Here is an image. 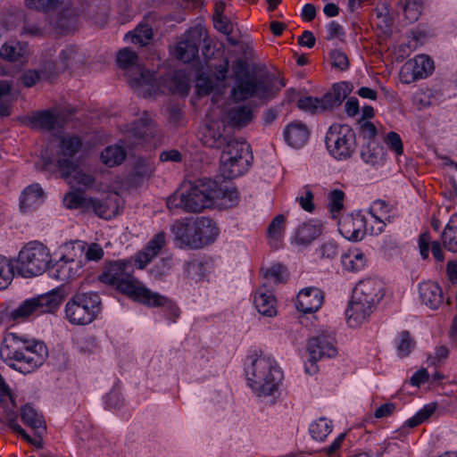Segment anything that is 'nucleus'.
Here are the masks:
<instances>
[{
    "instance_id": "1",
    "label": "nucleus",
    "mask_w": 457,
    "mask_h": 457,
    "mask_svg": "<svg viewBox=\"0 0 457 457\" xmlns=\"http://www.w3.org/2000/svg\"><path fill=\"white\" fill-rule=\"evenodd\" d=\"M0 356L13 370L28 374L44 363L47 348L43 342L8 333L1 344Z\"/></svg>"
},
{
    "instance_id": "2",
    "label": "nucleus",
    "mask_w": 457,
    "mask_h": 457,
    "mask_svg": "<svg viewBox=\"0 0 457 457\" xmlns=\"http://www.w3.org/2000/svg\"><path fill=\"white\" fill-rule=\"evenodd\" d=\"M250 360L245 368L248 386L260 397L275 395L284 378L278 362L263 354Z\"/></svg>"
},
{
    "instance_id": "3",
    "label": "nucleus",
    "mask_w": 457,
    "mask_h": 457,
    "mask_svg": "<svg viewBox=\"0 0 457 457\" xmlns=\"http://www.w3.org/2000/svg\"><path fill=\"white\" fill-rule=\"evenodd\" d=\"M212 187L213 180L207 179L185 184L179 192L168 198L167 207L170 211L180 208L188 212H200L213 205Z\"/></svg>"
},
{
    "instance_id": "4",
    "label": "nucleus",
    "mask_w": 457,
    "mask_h": 457,
    "mask_svg": "<svg viewBox=\"0 0 457 457\" xmlns=\"http://www.w3.org/2000/svg\"><path fill=\"white\" fill-rule=\"evenodd\" d=\"M134 264L129 260L114 261L104 266L100 281L139 302L147 289L133 276Z\"/></svg>"
},
{
    "instance_id": "5",
    "label": "nucleus",
    "mask_w": 457,
    "mask_h": 457,
    "mask_svg": "<svg viewBox=\"0 0 457 457\" xmlns=\"http://www.w3.org/2000/svg\"><path fill=\"white\" fill-rule=\"evenodd\" d=\"M172 230L180 246L191 249H200L213 243L219 233L215 222L206 217L176 224Z\"/></svg>"
},
{
    "instance_id": "6",
    "label": "nucleus",
    "mask_w": 457,
    "mask_h": 457,
    "mask_svg": "<svg viewBox=\"0 0 457 457\" xmlns=\"http://www.w3.org/2000/svg\"><path fill=\"white\" fill-rule=\"evenodd\" d=\"M65 318L72 325L93 322L102 312V301L96 292L77 293L65 304Z\"/></svg>"
},
{
    "instance_id": "7",
    "label": "nucleus",
    "mask_w": 457,
    "mask_h": 457,
    "mask_svg": "<svg viewBox=\"0 0 457 457\" xmlns=\"http://www.w3.org/2000/svg\"><path fill=\"white\" fill-rule=\"evenodd\" d=\"M83 145L82 138L76 134H65L59 138L58 151L55 161L51 158L42 159V169L51 170L57 168L61 176L68 179L76 172L78 162L75 156Z\"/></svg>"
},
{
    "instance_id": "8",
    "label": "nucleus",
    "mask_w": 457,
    "mask_h": 457,
    "mask_svg": "<svg viewBox=\"0 0 457 457\" xmlns=\"http://www.w3.org/2000/svg\"><path fill=\"white\" fill-rule=\"evenodd\" d=\"M51 263L49 248L39 241H31L19 253L17 270L22 277H36L48 271Z\"/></svg>"
},
{
    "instance_id": "9",
    "label": "nucleus",
    "mask_w": 457,
    "mask_h": 457,
    "mask_svg": "<svg viewBox=\"0 0 457 457\" xmlns=\"http://www.w3.org/2000/svg\"><path fill=\"white\" fill-rule=\"evenodd\" d=\"M250 145L244 140L232 138L220 155V170L224 179H232L245 173L250 167Z\"/></svg>"
},
{
    "instance_id": "10",
    "label": "nucleus",
    "mask_w": 457,
    "mask_h": 457,
    "mask_svg": "<svg viewBox=\"0 0 457 457\" xmlns=\"http://www.w3.org/2000/svg\"><path fill=\"white\" fill-rule=\"evenodd\" d=\"M61 301L62 298L55 293L41 295L25 300L18 307L10 310L7 315L13 321H23L33 315L54 312L58 309Z\"/></svg>"
},
{
    "instance_id": "11",
    "label": "nucleus",
    "mask_w": 457,
    "mask_h": 457,
    "mask_svg": "<svg viewBox=\"0 0 457 457\" xmlns=\"http://www.w3.org/2000/svg\"><path fill=\"white\" fill-rule=\"evenodd\" d=\"M325 144L332 156L345 160L355 151V133L348 125L334 124L326 134Z\"/></svg>"
},
{
    "instance_id": "12",
    "label": "nucleus",
    "mask_w": 457,
    "mask_h": 457,
    "mask_svg": "<svg viewBox=\"0 0 457 457\" xmlns=\"http://www.w3.org/2000/svg\"><path fill=\"white\" fill-rule=\"evenodd\" d=\"M349 86L345 82L335 84L331 91L326 93L322 97L303 96L299 98L297 105L301 110L312 113H319L324 111L332 110L341 104L349 94Z\"/></svg>"
},
{
    "instance_id": "13",
    "label": "nucleus",
    "mask_w": 457,
    "mask_h": 457,
    "mask_svg": "<svg viewBox=\"0 0 457 457\" xmlns=\"http://www.w3.org/2000/svg\"><path fill=\"white\" fill-rule=\"evenodd\" d=\"M236 65L240 72H244L243 75L237 73L236 85L231 90L236 100L245 101L256 95H265L270 91V87L265 80L250 74L246 65L245 66L241 61H237Z\"/></svg>"
},
{
    "instance_id": "14",
    "label": "nucleus",
    "mask_w": 457,
    "mask_h": 457,
    "mask_svg": "<svg viewBox=\"0 0 457 457\" xmlns=\"http://www.w3.org/2000/svg\"><path fill=\"white\" fill-rule=\"evenodd\" d=\"M137 59V54L134 51L123 48L119 51L116 61L118 66L127 71L133 87L154 86L156 80L155 74L138 64Z\"/></svg>"
},
{
    "instance_id": "15",
    "label": "nucleus",
    "mask_w": 457,
    "mask_h": 457,
    "mask_svg": "<svg viewBox=\"0 0 457 457\" xmlns=\"http://www.w3.org/2000/svg\"><path fill=\"white\" fill-rule=\"evenodd\" d=\"M434 70L433 60L425 54L417 55L407 61L400 71V79L405 84L427 78Z\"/></svg>"
},
{
    "instance_id": "16",
    "label": "nucleus",
    "mask_w": 457,
    "mask_h": 457,
    "mask_svg": "<svg viewBox=\"0 0 457 457\" xmlns=\"http://www.w3.org/2000/svg\"><path fill=\"white\" fill-rule=\"evenodd\" d=\"M64 202L69 209H81L82 211H93L98 217L103 219L111 218V212L104 201L96 198H87L79 192L68 193Z\"/></svg>"
},
{
    "instance_id": "17",
    "label": "nucleus",
    "mask_w": 457,
    "mask_h": 457,
    "mask_svg": "<svg viewBox=\"0 0 457 457\" xmlns=\"http://www.w3.org/2000/svg\"><path fill=\"white\" fill-rule=\"evenodd\" d=\"M203 35L204 29L201 27H194L188 29L176 47L178 59L184 62H190L196 58Z\"/></svg>"
},
{
    "instance_id": "18",
    "label": "nucleus",
    "mask_w": 457,
    "mask_h": 457,
    "mask_svg": "<svg viewBox=\"0 0 457 457\" xmlns=\"http://www.w3.org/2000/svg\"><path fill=\"white\" fill-rule=\"evenodd\" d=\"M336 339L331 332L322 331L308 342V352L313 360L332 358L337 354Z\"/></svg>"
},
{
    "instance_id": "19",
    "label": "nucleus",
    "mask_w": 457,
    "mask_h": 457,
    "mask_svg": "<svg viewBox=\"0 0 457 457\" xmlns=\"http://www.w3.org/2000/svg\"><path fill=\"white\" fill-rule=\"evenodd\" d=\"M232 138L223 121L212 120L204 128L201 140L207 147L224 149Z\"/></svg>"
},
{
    "instance_id": "20",
    "label": "nucleus",
    "mask_w": 457,
    "mask_h": 457,
    "mask_svg": "<svg viewBox=\"0 0 457 457\" xmlns=\"http://www.w3.org/2000/svg\"><path fill=\"white\" fill-rule=\"evenodd\" d=\"M81 268L79 261L62 255L54 264H50L47 272L52 278L67 282L79 276Z\"/></svg>"
},
{
    "instance_id": "21",
    "label": "nucleus",
    "mask_w": 457,
    "mask_h": 457,
    "mask_svg": "<svg viewBox=\"0 0 457 457\" xmlns=\"http://www.w3.org/2000/svg\"><path fill=\"white\" fill-rule=\"evenodd\" d=\"M366 220L360 214H346L338 220V231L348 240H361L366 234Z\"/></svg>"
},
{
    "instance_id": "22",
    "label": "nucleus",
    "mask_w": 457,
    "mask_h": 457,
    "mask_svg": "<svg viewBox=\"0 0 457 457\" xmlns=\"http://www.w3.org/2000/svg\"><path fill=\"white\" fill-rule=\"evenodd\" d=\"M375 308L376 304L353 294L352 300L345 311L349 326L353 328L360 326L370 316Z\"/></svg>"
},
{
    "instance_id": "23",
    "label": "nucleus",
    "mask_w": 457,
    "mask_h": 457,
    "mask_svg": "<svg viewBox=\"0 0 457 457\" xmlns=\"http://www.w3.org/2000/svg\"><path fill=\"white\" fill-rule=\"evenodd\" d=\"M384 283L381 279L367 278L355 286L353 294L377 305L384 296Z\"/></svg>"
},
{
    "instance_id": "24",
    "label": "nucleus",
    "mask_w": 457,
    "mask_h": 457,
    "mask_svg": "<svg viewBox=\"0 0 457 457\" xmlns=\"http://www.w3.org/2000/svg\"><path fill=\"white\" fill-rule=\"evenodd\" d=\"M324 295L322 291L315 287L302 289L296 297L295 307L303 313L316 312L322 305Z\"/></svg>"
},
{
    "instance_id": "25",
    "label": "nucleus",
    "mask_w": 457,
    "mask_h": 457,
    "mask_svg": "<svg viewBox=\"0 0 457 457\" xmlns=\"http://www.w3.org/2000/svg\"><path fill=\"white\" fill-rule=\"evenodd\" d=\"M139 302L150 307L163 308L167 318L172 321H175L179 316V309L174 302L164 295L152 292L148 288L145 290Z\"/></svg>"
},
{
    "instance_id": "26",
    "label": "nucleus",
    "mask_w": 457,
    "mask_h": 457,
    "mask_svg": "<svg viewBox=\"0 0 457 457\" xmlns=\"http://www.w3.org/2000/svg\"><path fill=\"white\" fill-rule=\"evenodd\" d=\"M165 233H157L145 245V247L137 253L135 265L138 269H144L152 260L158 255L162 248L165 245Z\"/></svg>"
},
{
    "instance_id": "27",
    "label": "nucleus",
    "mask_w": 457,
    "mask_h": 457,
    "mask_svg": "<svg viewBox=\"0 0 457 457\" xmlns=\"http://www.w3.org/2000/svg\"><path fill=\"white\" fill-rule=\"evenodd\" d=\"M419 292L422 303L432 310L437 309L444 303L443 290L436 282L421 283Z\"/></svg>"
},
{
    "instance_id": "28",
    "label": "nucleus",
    "mask_w": 457,
    "mask_h": 457,
    "mask_svg": "<svg viewBox=\"0 0 457 457\" xmlns=\"http://www.w3.org/2000/svg\"><path fill=\"white\" fill-rule=\"evenodd\" d=\"M21 418L22 422L32 431L37 432L38 436L34 438V442L38 443L40 436L46 432V421L43 415L30 404H25L21 409Z\"/></svg>"
},
{
    "instance_id": "29",
    "label": "nucleus",
    "mask_w": 457,
    "mask_h": 457,
    "mask_svg": "<svg viewBox=\"0 0 457 457\" xmlns=\"http://www.w3.org/2000/svg\"><path fill=\"white\" fill-rule=\"evenodd\" d=\"M321 233V222L318 220H311L297 228L294 239L297 245H308L319 237Z\"/></svg>"
},
{
    "instance_id": "30",
    "label": "nucleus",
    "mask_w": 457,
    "mask_h": 457,
    "mask_svg": "<svg viewBox=\"0 0 457 457\" xmlns=\"http://www.w3.org/2000/svg\"><path fill=\"white\" fill-rule=\"evenodd\" d=\"M276 298L270 291L265 288L256 290L253 297V304L261 315L270 318L276 316Z\"/></svg>"
},
{
    "instance_id": "31",
    "label": "nucleus",
    "mask_w": 457,
    "mask_h": 457,
    "mask_svg": "<svg viewBox=\"0 0 457 457\" xmlns=\"http://www.w3.org/2000/svg\"><path fill=\"white\" fill-rule=\"evenodd\" d=\"M29 55V45L26 42L8 41L0 48V57L4 60L13 62H23Z\"/></svg>"
},
{
    "instance_id": "32",
    "label": "nucleus",
    "mask_w": 457,
    "mask_h": 457,
    "mask_svg": "<svg viewBox=\"0 0 457 457\" xmlns=\"http://www.w3.org/2000/svg\"><path fill=\"white\" fill-rule=\"evenodd\" d=\"M29 126L33 129L53 130L62 126L61 115L51 111H39L29 117Z\"/></svg>"
},
{
    "instance_id": "33",
    "label": "nucleus",
    "mask_w": 457,
    "mask_h": 457,
    "mask_svg": "<svg viewBox=\"0 0 457 457\" xmlns=\"http://www.w3.org/2000/svg\"><path fill=\"white\" fill-rule=\"evenodd\" d=\"M310 132L307 127L298 121L288 124L284 131L286 142L294 148H301L308 141Z\"/></svg>"
},
{
    "instance_id": "34",
    "label": "nucleus",
    "mask_w": 457,
    "mask_h": 457,
    "mask_svg": "<svg viewBox=\"0 0 457 457\" xmlns=\"http://www.w3.org/2000/svg\"><path fill=\"white\" fill-rule=\"evenodd\" d=\"M45 194L39 184L28 186L20 197V208L22 212H29L44 202Z\"/></svg>"
},
{
    "instance_id": "35",
    "label": "nucleus",
    "mask_w": 457,
    "mask_h": 457,
    "mask_svg": "<svg viewBox=\"0 0 457 457\" xmlns=\"http://www.w3.org/2000/svg\"><path fill=\"white\" fill-rule=\"evenodd\" d=\"M419 250L423 260H427L429 256V248L433 257L437 262H443L445 259L441 245L438 241H431V237L428 232H424L419 236Z\"/></svg>"
},
{
    "instance_id": "36",
    "label": "nucleus",
    "mask_w": 457,
    "mask_h": 457,
    "mask_svg": "<svg viewBox=\"0 0 457 457\" xmlns=\"http://www.w3.org/2000/svg\"><path fill=\"white\" fill-rule=\"evenodd\" d=\"M253 118V110L247 105L235 106L228 112V123L236 128L246 126L252 121Z\"/></svg>"
},
{
    "instance_id": "37",
    "label": "nucleus",
    "mask_w": 457,
    "mask_h": 457,
    "mask_svg": "<svg viewBox=\"0 0 457 457\" xmlns=\"http://www.w3.org/2000/svg\"><path fill=\"white\" fill-rule=\"evenodd\" d=\"M212 198L214 204L215 200H222V204L231 207L237 204L238 201V191L233 187H219L218 184L213 181V187H212Z\"/></svg>"
},
{
    "instance_id": "38",
    "label": "nucleus",
    "mask_w": 457,
    "mask_h": 457,
    "mask_svg": "<svg viewBox=\"0 0 457 457\" xmlns=\"http://www.w3.org/2000/svg\"><path fill=\"white\" fill-rule=\"evenodd\" d=\"M361 157L366 163L377 165L383 161L384 149L376 141H367L361 147Z\"/></svg>"
},
{
    "instance_id": "39",
    "label": "nucleus",
    "mask_w": 457,
    "mask_h": 457,
    "mask_svg": "<svg viewBox=\"0 0 457 457\" xmlns=\"http://www.w3.org/2000/svg\"><path fill=\"white\" fill-rule=\"evenodd\" d=\"M127 156L125 149L120 145L107 146L101 154V161L109 167L122 163Z\"/></svg>"
},
{
    "instance_id": "40",
    "label": "nucleus",
    "mask_w": 457,
    "mask_h": 457,
    "mask_svg": "<svg viewBox=\"0 0 457 457\" xmlns=\"http://www.w3.org/2000/svg\"><path fill=\"white\" fill-rule=\"evenodd\" d=\"M341 262L345 270L354 272L364 268L366 258L363 253L358 250L349 251L342 255Z\"/></svg>"
},
{
    "instance_id": "41",
    "label": "nucleus",
    "mask_w": 457,
    "mask_h": 457,
    "mask_svg": "<svg viewBox=\"0 0 457 457\" xmlns=\"http://www.w3.org/2000/svg\"><path fill=\"white\" fill-rule=\"evenodd\" d=\"M332 429V421L324 417L312 421L309 427L311 436L317 441H324Z\"/></svg>"
},
{
    "instance_id": "42",
    "label": "nucleus",
    "mask_w": 457,
    "mask_h": 457,
    "mask_svg": "<svg viewBox=\"0 0 457 457\" xmlns=\"http://www.w3.org/2000/svg\"><path fill=\"white\" fill-rule=\"evenodd\" d=\"M17 418L18 417L15 413H7L6 420L9 428L15 433H17L20 436H21L24 440H26L28 443L31 444L37 448H40L42 446L43 436H40V440L38 443L34 442V438L38 436L37 432L33 431V436L29 435L18 423Z\"/></svg>"
},
{
    "instance_id": "43",
    "label": "nucleus",
    "mask_w": 457,
    "mask_h": 457,
    "mask_svg": "<svg viewBox=\"0 0 457 457\" xmlns=\"http://www.w3.org/2000/svg\"><path fill=\"white\" fill-rule=\"evenodd\" d=\"M154 170V168L152 162L144 159H138L130 174L131 180L133 183L139 185L144 179H148Z\"/></svg>"
},
{
    "instance_id": "44",
    "label": "nucleus",
    "mask_w": 457,
    "mask_h": 457,
    "mask_svg": "<svg viewBox=\"0 0 457 457\" xmlns=\"http://www.w3.org/2000/svg\"><path fill=\"white\" fill-rule=\"evenodd\" d=\"M398 8L403 12L409 22H414L421 14V0H401L398 3Z\"/></svg>"
},
{
    "instance_id": "45",
    "label": "nucleus",
    "mask_w": 457,
    "mask_h": 457,
    "mask_svg": "<svg viewBox=\"0 0 457 457\" xmlns=\"http://www.w3.org/2000/svg\"><path fill=\"white\" fill-rule=\"evenodd\" d=\"M441 242L445 249L457 253V225H453L452 220L441 234Z\"/></svg>"
},
{
    "instance_id": "46",
    "label": "nucleus",
    "mask_w": 457,
    "mask_h": 457,
    "mask_svg": "<svg viewBox=\"0 0 457 457\" xmlns=\"http://www.w3.org/2000/svg\"><path fill=\"white\" fill-rule=\"evenodd\" d=\"M13 278V266L5 256L0 255V290L5 289Z\"/></svg>"
},
{
    "instance_id": "47",
    "label": "nucleus",
    "mask_w": 457,
    "mask_h": 457,
    "mask_svg": "<svg viewBox=\"0 0 457 457\" xmlns=\"http://www.w3.org/2000/svg\"><path fill=\"white\" fill-rule=\"evenodd\" d=\"M11 85L8 81H0V117H6L11 114V104L8 100Z\"/></svg>"
},
{
    "instance_id": "48",
    "label": "nucleus",
    "mask_w": 457,
    "mask_h": 457,
    "mask_svg": "<svg viewBox=\"0 0 457 457\" xmlns=\"http://www.w3.org/2000/svg\"><path fill=\"white\" fill-rule=\"evenodd\" d=\"M328 199L329 211L336 217L344 208L345 193L341 189H334L329 192Z\"/></svg>"
},
{
    "instance_id": "49",
    "label": "nucleus",
    "mask_w": 457,
    "mask_h": 457,
    "mask_svg": "<svg viewBox=\"0 0 457 457\" xmlns=\"http://www.w3.org/2000/svg\"><path fill=\"white\" fill-rule=\"evenodd\" d=\"M76 22V16L71 15L70 11H65L57 17L54 21V26L61 31V33H68L75 29Z\"/></svg>"
},
{
    "instance_id": "50",
    "label": "nucleus",
    "mask_w": 457,
    "mask_h": 457,
    "mask_svg": "<svg viewBox=\"0 0 457 457\" xmlns=\"http://www.w3.org/2000/svg\"><path fill=\"white\" fill-rule=\"evenodd\" d=\"M347 433H341L328 446L322 449V452L328 455H333L340 453V449L347 450L351 446V441L346 438Z\"/></svg>"
},
{
    "instance_id": "51",
    "label": "nucleus",
    "mask_w": 457,
    "mask_h": 457,
    "mask_svg": "<svg viewBox=\"0 0 457 457\" xmlns=\"http://www.w3.org/2000/svg\"><path fill=\"white\" fill-rule=\"evenodd\" d=\"M286 218L283 214L277 215L268 228V236L273 240H279L285 230Z\"/></svg>"
},
{
    "instance_id": "52",
    "label": "nucleus",
    "mask_w": 457,
    "mask_h": 457,
    "mask_svg": "<svg viewBox=\"0 0 457 457\" xmlns=\"http://www.w3.org/2000/svg\"><path fill=\"white\" fill-rule=\"evenodd\" d=\"M414 341L408 331H402L397 338V352L401 357L407 356L414 347Z\"/></svg>"
},
{
    "instance_id": "53",
    "label": "nucleus",
    "mask_w": 457,
    "mask_h": 457,
    "mask_svg": "<svg viewBox=\"0 0 457 457\" xmlns=\"http://www.w3.org/2000/svg\"><path fill=\"white\" fill-rule=\"evenodd\" d=\"M264 276L276 283H281L287 279L288 272L285 266L277 263L267 269Z\"/></svg>"
},
{
    "instance_id": "54",
    "label": "nucleus",
    "mask_w": 457,
    "mask_h": 457,
    "mask_svg": "<svg viewBox=\"0 0 457 457\" xmlns=\"http://www.w3.org/2000/svg\"><path fill=\"white\" fill-rule=\"evenodd\" d=\"M62 0H25V4L30 9L47 12L55 9Z\"/></svg>"
},
{
    "instance_id": "55",
    "label": "nucleus",
    "mask_w": 457,
    "mask_h": 457,
    "mask_svg": "<svg viewBox=\"0 0 457 457\" xmlns=\"http://www.w3.org/2000/svg\"><path fill=\"white\" fill-rule=\"evenodd\" d=\"M43 77V71H39L37 70H27L21 74L19 80L21 84L25 87H31L35 86Z\"/></svg>"
},
{
    "instance_id": "56",
    "label": "nucleus",
    "mask_w": 457,
    "mask_h": 457,
    "mask_svg": "<svg viewBox=\"0 0 457 457\" xmlns=\"http://www.w3.org/2000/svg\"><path fill=\"white\" fill-rule=\"evenodd\" d=\"M425 34L420 31L411 32V38L406 44L401 45L403 55H409L412 51L416 50L420 45L423 44Z\"/></svg>"
},
{
    "instance_id": "57",
    "label": "nucleus",
    "mask_w": 457,
    "mask_h": 457,
    "mask_svg": "<svg viewBox=\"0 0 457 457\" xmlns=\"http://www.w3.org/2000/svg\"><path fill=\"white\" fill-rule=\"evenodd\" d=\"M384 142L389 148V150L395 153L397 155H401L403 153V145L402 138L396 132L391 131L384 137Z\"/></svg>"
},
{
    "instance_id": "58",
    "label": "nucleus",
    "mask_w": 457,
    "mask_h": 457,
    "mask_svg": "<svg viewBox=\"0 0 457 457\" xmlns=\"http://www.w3.org/2000/svg\"><path fill=\"white\" fill-rule=\"evenodd\" d=\"M152 120L149 118L146 112L134 123L133 129L139 137H147L151 133Z\"/></svg>"
},
{
    "instance_id": "59",
    "label": "nucleus",
    "mask_w": 457,
    "mask_h": 457,
    "mask_svg": "<svg viewBox=\"0 0 457 457\" xmlns=\"http://www.w3.org/2000/svg\"><path fill=\"white\" fill-rule=\"evenodd\" d=\"M153 37V29L147 25L139 26L135 30L132 42L140 46H145Z\"/></svg>"
},
{
    "instance_id": "60",
    "label": "nucleus",
    "mask_w": 457,
    "mask_h": 457,
    "mask_svg": "<svg viewBox=\"0 0 457 457\" xmlns=\"http://www.w3.org/2000/svg\"><path fill=\"white\" fill-rule=\"evenodd\" d=\"M449 356V349L445 345L436 347L434 355H430L427 359L428 365L440 366L445 363Z\"/></svg>"
},
{
    "instance_id": "61",
    "label": "nucleus",
    "mask_w": 457,
    "mask_h": 457,
    "mask_svg": "<svg viewBox=\"0 0 457 457\" xmlns=\"http://www.w3.org/2000/svg\"><path fill=\"white\" fill-rule=\"evenodd\" d=\"M195 88L198 96H208L213 89V82L204 73L199 74L196 79Z\"/></svg>"
},
{
    "instance_id": "62",
    "label": "nucleus",
    "mask_w": 457,
    "mask_h": 457,
    "mask_svg": "<svg viewBox=\"0 0 457 457\" xmlns=\"http://www.w3.org/2000/svg\"><path fill=\"white\" fill-rule=\"evenodd\" d=\"M331 64L334 68L340 71H345L349 67L347 55L341 50H333L330 52Z\"/></svg>"
},
{
    "instance_id": "63",
    "label": "nucleus",
    "mask_w": 457,
    "mask_h": 457,
    "mask_svg": "<svg viewBox=\"0 0 457 457\" xmlns=\"http://www.w3.org/2000/svg\"><path fill=\"white\" fill-rule=\"evenodd\" d=\"M391 209L387 203L384 200H376L370 206V212L372 217H382L385 220H387L386 217V214L390 212Z\"/></svg>"
},
{
    "instance_id": "64",
    "label": "nucleus",
    "mask_w": 457,
    "mask_h": 457,
    "mask_svg": "<svg viewBox=\"0 0 457 457\" xmlns=\"http://www.w3.org/2000/svg\"><path fill=\"white\" fill-rule=\"evenodd\" d=\"M213 24L217 30L225 35H230L233 31L232 22L224 15L213 16Z\"/></svg>"
}]
</instances>
